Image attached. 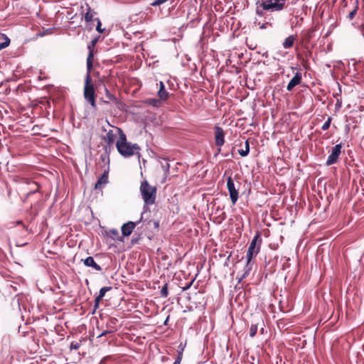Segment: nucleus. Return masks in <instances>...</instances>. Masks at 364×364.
Instances as JSON below:
<instances>
[{
    "instance_id": "79ce46f5",
    "label": "nucleus",
    "mask_w": 364,
    "mask_h": 364,
    "mask_svg": "<svg viewBox=\"0 0 364 364\" xmlns=\"http://www.w3.org/2000/svg\"><path fill=\"white\" fill-rule=\"evenodd\" d=\"M107 333V331H105V332L102 333L99 336V337H101V336H102L105 335Z\"/></svg>"
},
{
    "instance_id": "b1692460",
    "label": "nucleus",
    "mask_w": 364,
    "mask_h": 364,
    "mask_svg": "<svg viewBox=\"0 0 364 364\" xmlns=\"http://www.w3.org/2000/svg\"><path fill=\"white\" fill-rule=\"evenodd\" d=\"M160 294H161V296L162 297L166 298V297H167V296H168V284H167V283H166V284L162 287V288H161V292H160Z\"/></svg>"
},
{
    "instance_id": "72a5a7b5",
    "label": "nucleus",
    "mask_w": 364,
    "mask_h": 364,
    "mask_svg": "<svg viewBox=\"0 0 364 364\" xmlns=\"http://www.w3.org/2000/svg\"><path fill=\"white\" fill-rule=\"evenodd\" d=\"M105 91H106V93H107V97L109 98V100H115V97L109 92V90L105 88Z\"/></svg>"
},
{
    "instance_id": "6ab92c4d",
    "label": "nucleus",
    "mask_w": 364,
    "mask_h": 364,
    "mask_svg": "<svg viewBox=\"0 0 364 364\" xmlns=\"http://www.w3.org/2000/svg\"><path fill=\"white\" fill-rule=\"evenodd\" d=\"M250 262H248V259H247V262L243 269V274L239 279V282L250 274V272L252 270V264Z\"/></svg>"
},
{
    "instance_id": "a878e982",
    "label": "nucleus",
    "mask_w": 364,
    "mask_h": 364,
    "mask_svg": "<svg viewBox=\"0 0 364 364\" xmlns=\"http://www.w3.org/2000/svg\"><path fill=\"white\" fill-rule=\"evenodd\" d=\"M257 332V326L252 325L250 328V336L253 338Z\"/></svg>"
},
{
    "instance_id": "4be33fe9",
    "label": "nucleus",
    "mask_w": 364,
    "mask_h": 364,
    "mask_svg": "<svg viewBox=\"0 0 364 364\" xmlns=\"http://www.w3.org/2000/svg\"><path fill=\"white\" fill-rule=\"evenodd\" d=\"M161 168L164 171L166 176L169 174L170 164L167 160H164V163H161Z\"/></svg>"
},
{
    "instance_id": "4c0bfd02",
    "label": "nucleus",
    "mask_w": 364,
    "mask_h": 364,
    "mask_svg": "<svg viewBox=\"0 0 364 364\" xmlns=\"http://www.w3.org/2000/svg\"><path fill=\"white\" fill-rule=\"evenodd\" d=\"M245 150H248V153L250 152V144H249V141L247 140L245 141Z\"/></svg>"
},
{
    "instance_id": "ddd939ff",
    "label": "nucleus",
    "mask_w": 364,
    "mask_h": 364,
    "mask_svg": "<svg viewBox=\"0 0 364 364\" xmlns=\"http://www.w3.org/2000/svg\"><path fill=\"white\" fill-rule=\"evenodd\" d=\"M302 75L300 72H297L293 78L289 81L287 85V90L288 91H291L294 87L299 85L301 82Z\"/></svg>"
},
{
    "instance_id": "58836bf2",
    "label": "nucleus",
    "mask_w": 364,
    "mask_h": 364,
    "mask_svg": "<svg viewBox=\"0 0 364 364\" xmlns=\"http://www.w3.org/2000/svg\"><path fill=\"white\" fill-rule=\"evenodd\" d=\"M102 299V297H100V296H97L95 299V301H97V302H100V301Z\"/></svg>"
},
{
    "instance_id": "1a4fd4ad",
    "label": "nucleus",
    "mask_w": 364,
    "mask_h": 364,
    "mask_svg": "<svg viewBox=\"0 0 364 364\" xmlns=\"http://www.w3.org/2000/svg\"><path fill=\"white\" fill-rule=\"evenodd\" d=\"M142 217L143 216L141 215L140 220L135 223L129 221L126 223H124L121 228L122 235L123 236H129L132 233V232H133L134 229L136 228V226L141 222Z\"/></svg>"
},
{
    "instance_id": "ea45409f",
    "label": "nucleus",
    "mask_w": 364,
    "mask_h": 364,
    "mask_svg": "<svg viewBox=\"0 0 364 364\" xmlns=\"http://www.w3.org/2000/svg\"><path fill=\"white\" fill-rule=\"evenodd\" d=\"M256 13L259 16L262 15V11H260L259 9H257Z\"/></svg>"
},
{
    "instance_id": "c756f323",
    "label": "nucleus",
    "mask_w": 364,
    "mask_h": 364,
    "mask_svg": "<svg viewBox=\"0 0 364 364\" xmlns=\"http://www.w3.org/2000/svg\"><path fill=\"white\" fill-rule=\"evenodd\" d=\"M168 0H155L151 4L153 6H160V5L163 4H164Z\"/></svg>"
},
{
    "instance_id": "37998d69",
    "label": "nucleus",
    "mask_w": 364,
    "mask_h": 364,
    "mask_svg": "<svg viewBox=\"0 0 364 364\" xmlns=\"http://www.w3.org/2000/svg\"><path fill=\"white\" fill-rule=\"evenodd\" d=\"M168 317L166 319L164 324H166V323H168Z\"/></svg>"
},
{
    "instance_id": "f3484780",
    "label": "nucleus",
    "mask_w": 364,
    "mask_h": 364,
    "mask_svg": "<svg viewBox=\"0 0 364 364\" xmlns=\"http://www.w3.org/2000/svg\"><path fill=\"white\" fill-rule=\"evenodd\" d=\"M158 96L161 100H166L168 97V92L165 90V86L162 82H160V89L158 91Z\"/></svg>"
},
{
    "instance_id": "473e14b6",
    "label": "nucleus",
    "mask_w": 364,
    "mask_h": 364,
    "mask_svg": "<svg viewBox=\"0 0 364 364\" xmlns=\"http://www.w3.org/2000/svg\"><path fill=\"white\" fill-rule=\"evenodd\" d=\"M238 153L242 157L247 156L249 154L248 150H243V149H239Z\"/></svg>"
},
{
    "instance_id": "7ed1b4c3",
    "label": "nucleus",
    "mask_w": 364,
    "mask_h": 364,
    "mask_svg": "<svg viewBox=\"0 0 364 364\" xmlns=\"http://www.w3.org/2000/svg\"><path fill=\"white\" fill-rule=\"evenodd\" d=\"M140 192L145 205H152L155 203L156 197V187L149 185L147 181L141 182Z\"/></svg>"
},
{
    "instance_id": "0eeeda50",
    "label": "nucleus",
    "mask_w": 364,
    "mask_h": 364,
    "mask_svg": "<svg viewBox=\"0 0 364 364\" xmlns=\"http://www.w3.org/2000/svg\"><path fill=\"white\" fill-rule=\"evenodd\" d=\"M227 188L230 193L231 202L235 205L238 199V191L235 186L233 179L229 176L227 179Z\"/></svg>"
},
{
    "instance_id": "c03bdc74",
    "label": "nucleus",
    "mask_w": 364,
    "mask_h": 364,
    "mask_svg": "<svg viewBox=\"0 0 364 364\" xmlns=\"http://www.w3.org/2000/svg\"><path fill=\"white\" fill-rule=\"evenodd\" d=\"M16 245H17V246H23V244H18V243H17V244H16Z\"/></svg>"
},
{
    "instance_id": "5701e85b",
    "label": "nucleus",
    "mask_w": 364,
    "mask_h": 364,
    "mask_svg": "<svg viewBox=\"0 0 364 364\" xmlns=\"http://www.w3.org/2000/svg\"><path fill=\"white\" fill-rule=\"evenodd\" d=\"M112 289V287H104L101 288L100 291H99L98 296H100V297L103 298L105 296V294L107 291H110Z\"/></svg>"
},
{
    "instance_id": "a211bd4d",
    "label": "nucleus",
    "mask_w": 364,
    "mask_h": 364,
    "mask_svg": "<svg viewBox=\"0 0 364 364\" xmlns=\"http://www.w3.org/2000/svg\"><path fill=\"white\" fill-rule=\"evenodd\" d=\"M107 235L114 240L122 241V237L119 236V231L117 229H111L107 232Z\"/></svg>"
},
{
    "instance_id": "f8f14e48",
    "label": "nucleus",
    "mask_w": 364,
    "mask_h": 364,
    "mask_svg": "<svg viewBox=\"0 0 364 364\" xmlns=\"http://www.w3.org/2000/svg\"><path fill=\"white\" fill-rule=\"evenodd\" d=\"M215 145L219 147L218 152H220V146L225 143V133L223 129L218 126L215 127Z\"/></svg>"
},
{
    "instance_id": "a19ab883",
    "label": "nucleus",
    "mask_w": 364,
    "mask_h": 364,
    "mask_svg": "<svg viewBox=\"0 0 364 364\" xmlns=\"http://www.w3.org/2000/svg\"><path fill=\"white\" fill-rule=\"evenodd\" d=\"M100 302L95 301V307L97 308L99 306Z\"/></svg>"
},
{
    "instance_id": "c85d7f7f",
    "label": "nucleus",
    "mask_w": 364,
    "mask_h": 364,
    "mask_svg": "<svg viewBox=\"0 0 364 364\" xmlns=\"http://www.w3.org/2000/svg\"><path fill=\"white\" fill-rule=\"evenodd\" d=\"M94 21H97V26H96V30H97L99 33H103L104 29H102V28H101L102 23H101V21H100V18H95L94 19Z\"/></svg>"
},
{
    "instance_id": "e433bc0d",
    "label": "nucleus",
    "mask_w": 364,
    "mask_h": 364,
    "mask_svg": "<svg viewBox=\"0 0 364 364\" xmlns=\"http://www.w3.org/2000/svg\"><path fill=\"white\" fill-rule=\"evenodd\" d=\"M70 347H71V348H73V349H77L80 347V346L77 343H72Z\"/></svg>"
},
{
    "instance_id": "7c9ffc66",
    "label": "nucleus",
    "mask_w": 364,
    "mask_h": 364,
    "mask_svg": "<svg viewBox=\"0 0 364 364\" xmlns=\"http://www.w3.org/2000/svg\"><path fill=\"white\" fill-rule=\"evenodd\" d=\"M258 25L259 26V28L260 29H265V28H267L269 26H270V27L272 26V24L268 23V22H266V23H262V24H260V23H259Z\"/></svg>"
},
{
    "instance_id": "4468645a",
    "label": "nucleus",
    "mask_w": 364,
    "mask_h": 364,
    "mask_svg": "<svg viewBox=\"0 0 364 364\" xmlns=\"http://www.w3.org/2000/svg\"><path fill=\"white\" fill-rule=\"evenodd\" d=\"M108 172H109V168L104 171V173L98 178L97 183H95V189H100L102 186H104L108 183Z\"/></svg>"
},
{
    "instance_id": "423d86ee",
    "label": "nucleus",
    "mask_w": 364,
    "mask_h": 364,
    "mask_svg": "<svg viewBox=\"0 0 364 364\" xmlns=\"http://www.w3.org/2000/svg\"><path fill=\"white\" fill-rule=\"evenodd\" d=\"M261 6L264 10L279 11L284 9L286 0H261Z\"/></svg>"
},
{
    "instance_id": "393cba45",
    "label": "nucleus",
    "mask_w": 364,
    "mask_h": 364,
    "mask_svg": "<svg viewBox=\"0 0 364 364\" xmlns=\"http://www.w3.org/2000/svg\"><path fill=\"white\" fill-rule=\"evenodd\" d=\"M357 11H358V4L355 6V8L350 11V13L348 14L347 18L349 19V20H352L354 18L355 14H357Z\"/></svg>"
},
{
    "instance_id": "dca6fc26",
    "label": "nucleus",
    "mask_w": 364,
    "mask_h": 364,
    "mask_svg": "<svg viewBox=\"0 0 364 364\" xmlns=\"http://www.w3.org/2000/svg\"><path fill=\"white\" fill-rule=\"evenodd\" d=\"M296 37L294 35L289 36L283 42L282 46L285 49L290 48L293 46Z\"/></svg>"
},
{
    "instance_id": "cd10ccee",
    "label": "nucleus",
    "mask_w": 364,
    "mask_h": 364,
    "mask_svg": "<svg viewBox=\"0 0 364 364\" xmlns=\"http://www.w3.org/2000/svg\"><path fill=\"white\" fill-rule=\"evenodd\" d=\"M100 159L102 160V162H104L105 164L109 163V157L107 152L101 154Z\"/></svg>"
},
{
    "instance_id": "c9c22d12",
    "label": "nucleus",
    "mask_w": 364,
    "mask_h": 364,
    "mask_svg": "<svg viewBox=\"0 0 364 364\" xmlns=\"http://www.w3.org/2000/svg\"><path fill=\"white\" fill-rule=\"evenodd\" d=\"M193 280H192L191 282H189L188 284H186L185 287H182V289L183 291H186L188 290L191 287V285L193 284Z\"/></svg>"
},
{
    "instance_id": "f704fd0d",
    "label": "nucleus",
    "mask_w": 364,
    "mask_h": 364,
    "mask_svg": "<svg viewBox=\"0 0 364 364\" xmlns=\"http://www.w3.org/2000/svg\"><path fill=\"white\" fill-rule=\"evenodd\" d=\"M150 104H151L154 107H158L159 104V101L156 99L150 100Z\"/></svg>"
},
{
    "instance_id": "f257e3e1",
    "label": "nucleus",
    "mask_w": 364,
    "mask_h": 364,
    "mask_svg": "<svg viewBox=\"0 0 364 364\" xmlns=\"http://www.w3.org/2000/svg\"><path fill=\"white\" fill-rule=\"evenodd\" d=\"M115 129L119 134V139L116 141V147L118 152L124 158H129L136 155L139 159L141 156L139 146L137 144L127 141V136L122 129L115 128Z\"/></svg>"
},
{
    "instance_id": "20e7f679",
    "label": "nucleus",
    "mask_w": 364,
    "mask_h": 364,
    "mask_svg": "<svg viewBox=\"0 0 364 364\" xmlns=\"http://www.w3.org/2000/svg\"><path fill=\"white\" fill-rule=\"evenodd\" d=\"M85 100L92 106V107H96L95 102V88L94 85L92 82V77L90 75V72L87 70V75L85 79V86L83 90Z\"/></svg>"
},
{
    "instance_id": "9b49d317",
    "label": "nucleus",
    "mask_w": 364,
    "mask_h": 364,
    "mask_svg": "<svg viewBox=\"0 0 364 364\" xmlns=\"http://www.w3.org/2000/svg\"><path fill=\"white\" fill-rule=\"evenodd\" d=\"M116 127L114 129H109V130H107L105 128H104V131L106 132V134L102 136V140L109 146H112L115 139L117 137V134L114 131Z\"/></svg>"
},
{
    "instance_id": "bb28decb",
    "label": "nucleus",
    "mask_w": 364,
    "mask_h": 364,
    "mask_svg": "<svg viewBox=\"0 0 364 364\" xmlns=\"http://www.w3.org/2000/svg\"><path fill=\"white\" fill-rule=\"evenodd\" d=\"M331 118L328 117V119L322 125V127H321L322 130L326 131L327 129H328L330 127V125H331Z\"/></svg>"
},
{
    "instance_id": "39448f33",
    "label": "nucleus",
    "mask_w": 364,
    "mask_h": 364,
    "mask_svg": "<svg viewBox=\"0 0 364 364\" xmlns=\"http://www.w3.org/2000/svg\"><path fill=\"white\" fill-rule=\"evenodd\" d=\"M261 242L260 234L257 233L252 240L247 252L246 258L248 259V262H251L259 253Z\"/></svg>"
},
{
    "instance_id": "aec40b11",
    "label": "nucleus",
    "mask_w": 364,
    "mask_h": 364,
    "mask_svg": "<svg viewBox=\"0 0 364 364\" xmlns=\"http://www.w3.org/2000/svg\"><path fill=\"white\" fill-rule=\"evenodd\" d=\"M95 15V12L91 9L90 7L88 6L87 11L85 14V21L87 23H90L92 21H94L95 18H93L94 16Z\"/></svg>"
},
{
    "instance_id": "9d476101",
    "label": "nucleus",
    "mask_w": 364,
    "mask_h": 364,
    "mask_svg": "<svg viewBox=\"0 0 364 364\" xmlns=\"http://www.w3.org/2000/svg\"><path fill=\"white\" fill-rule=\"evenodd\" d=\"M97 42V38H95L91 41V42L88 44L87 48L89 50L88 56L87 58V70H89V72H91L92 67H93V48L95 46V44Z\"/></svg>"
},
{
    "instance_id": "2eb2a0df",
    "label": "nucleus",
    "mask_w": 364,
    "mask_h": 364,
    "mask_svg": "<svg viewBox=\"0 0 364 364\" xmlns=\"http://www.w3.org/2000/svg\"><path fill=\"white\" fill-rule=\"evenodd\" d=\"M83 263L86 267H91L96 271H102V267L95 262L94 258L91 256L87 257L86 259H85L83 260Z\"/></svg>"
},
{
    "instance_id": "6e6552de",
    "label": "nucleus",
    "mask_w": 364,
    "mask_h": 364,
    "mask_svg": "<svg viewBox=\"0 0 364 364\" xmlns=\"http://www.w3.org/2000/svg\"><path fill=\"white\" fill-rule=\"evenodd\" d=\"M341 149H342V144H336L334 147L332 148V151L331 154L328 156L326 165V166H331L332 164H334L338 159L339 155L341 153Z\"/></svg>"
},
{
    "instance_id": "f03ea898",
    "label": "nucleus",
    "mask_w": 364,
    "mask_h": 364,
    "mask_svg": "<svg viewBox=\"0 0 364 364\" xmlns=\"http://www.w3.org/2000/svg\"><path fill=\"white\" fill-rule=\"evenodd\" d=\"M39 189L40 185L30 178H22L18 185L19 193L25 199H27L30 195L38 192Z\"/></svg>"
},
{
    "instance_id": "2f4dec72",
    "label": "nucleus",
    "mask_w": 364,
    "mask_h": 364,
    "mask_svg": "<svg viewBox=\"0 0 364 364\" xmlns=\"http://www.w3.org/2000/svg\"><path fill=\"white\" fill-rule=\"evenodd\" d=\"M181 360H182V353H179V354L175 359L173 364H181Z\"/></svg>"
},
{
    "instance_id": "412c9836",
    "label": "nucleus",
    "mask_w": 364,
    "mask_h": 364,
    "mask_svg": "<svg viewBox=\"0 0 364 364\" xmlns=\"http://www.w3.org/2000/svg\"><path fill=\"white\" fill-rule=\"evenodd\" d=\"M3 36H4V42L0 43V50L7 48L9 46L10 42H11L9 38L6 35L3 34Z\"/></svg>"
}]
</instances>
